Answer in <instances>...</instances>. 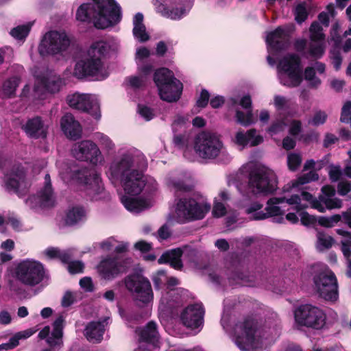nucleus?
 Returning <instances> with one entry per match:
<instances>
[{"instance_id":"1","label":"nucleus","mask_w":351,"mask_h":351,"mask_svg":"<svg viewBox=\"0 0 351 351\" xmlns=\"http://www.w3.org/2000/svg\"><path fill=\"white\" fill-rule=\"evenodd\" d=\"M148 167L145 154L134 147H123L109 163L106 176L115 186L121 185L123 191L119 192V199L130 212L138 213L151 206L149 199H143L138 195L143 191L150 193L157 190L156 180L145 175Z\"/></svg>"},{"instance_id":"2","label":"nucleus","mask_w":351,"mask_h":351,"mask_svg":"<svg viewBox=\"0 0 351 351\" xmlns=\"http://www.w3.org/2000/svg\"><path fill=\"white\" fill-rule=\"evenodd\" d=\"M335 195V189L330 185H326L322 188V194L318 199L306 191L295 194L285 190L280 196L273 197L268 199L265 207L266 212L261 211L256 213L254 219L262 220L269 217H276L275 221L277 223H283L285 221L283 215L285 211L293 210L298 212L307 206L302 200L309 202L315 209L321 213L325 212L327 209L340 208L343 205L342 201Z\"/></svg>"},{"instance_id":"3","label":"nucleus","mask_w":351,"mask_h":351,"mask_svg":"<svg viewBox=\"0 0 351 351\" xmlns=\"http://www.w3.org/2000/svg\"><path fill=\"white\" fill-rule=\"evenodd\" d=\"M119 47V42L114 38L93 43L86 53L76 62L73 75L77 79L105 80L110 74L106 58Z\"/></svg>"},{"instance_id":"4","label":"nucleus","mask_w":351,"mask_h":351,"mask_svg":"<svg viewBox=\"0 0 351 351\" xmlns=\"http://www.w3.org/2000/svg\"><path fill=\"white\" fill-rule=\"evenodd\" d=\"M280 335L278 320L269 330L258 328L252 319H245L237 323L232 331V339L237 346L242 351H262L270 346Z\"/></svg>"},{"instance_id":"5","label":"nucleus","mask_w":351,"mask_h":351,"mask_svg":"<svg viewBox=\"0 0 351 351\" xmlns=\"http://www.w3.org/2000/svg\"><path fill=\"white\" fill-rule=\"evenodd\" d=\"M76 19L91 23L97 29H106L120 21L121 7L114 0H93L77 8Z\"/></svg>"},{"instance_id":"6","label":"nucleus","mask_w":351,"mask_h":351,"mask_svg":"<svg viewBox=\"0 0 351 351\" xmlns=\"http://www.w3.org/2000/svg\"><path fill=\"white\" fill-rule=\"evenodd\" d=\"M278 187L276 173L271 169L253 164L248 173L246 197L250 195H267L273 193Z\"/></svg>"},{"instance_id":"7","label":"nucleus","mask_w":351,"mask_h":351,"mask_svg":"<svg viewBox=\"0 0 351 351\" xmlns=\"http://www.w3.org/2000/svg\"><path fill=\"white\" fill-rule=\"evenodd\" d=\"M194 150L203 159H214L218 157L219 162L228 163L232 158L219 137L209 132H202L196 135L194 139Z\"/></svg>"},{"instance_id":"8","label":"nucleus","mask_w":351,"mask_h":351,"mask_svg":"<svg viewBox=\"0 0 351 351\" xmlns=\"http://www.w3.org/2000/svg\"><path fill=\"white\" fill-rule=\"evenodd\" d=\"M311 269L316 273L313 276V282L315 289L319 297L326 301H337L339 292L335 274L328 266L323 264L313 265Z\"/></svg>"},{"instance_id":"9","label":"nucleus","mask_w":351,"mask_h":351,"mask_svg":"<svg viewBox=\"0 0 351 351\" xmlns=\"http://www.w3.org/2000/svg\"><path fill=\"white\" fill-rule=\"evenodd\" d=\"M62 179L68 182L70 180H76L82 184L84 190L93 200L102 198L104 186L100 175L95 170L71 169L69 173H60Z\"/></svg>"},{"instance_id":"10","label":"nucleus","mask_w":351,"mask_h":351,"mask_svg":"<svg viewBox=\"0 0 351 351\" xmlns=\"http://www.w3.org/2000/svg\"><path fill=\"white\" fill-rule=\"evenodd\" d=\"M161 99L167 102L177 101L181 96L183 85L173 77V73L166 68L158 69L154 75Z\"/></svg>"},{"instance_id":"11","label":"nucleus","mask_w":351,"mask_h":351,"mask_svg":"<svg viewBox=\"0 0 351 351\" xmlns=\"http://www.w3.org/2000/svg\"><path fill=\"white\" fill-rule=\"evenodd\" d=\"M210 209V205L206 202H197L191 197H181L176 199L175 216L180 223L203 219Z\"/></svg>"},{"instance_id":"12","label":"nucleus","mask_w":351,"mask_h":351,"mask_svg":"<svg viewBox=\"0 0 351 351\" xmlns=\"http://www.w3.org/2000/svg\"><path fill=\"white\" fill-rule=\"evenodd\" d=\"M125 284L126 288L134 293L137 301L147 304L146 308L140 315H131V319L138 320L148 317L150 315L149 304L154 298L150 282L145 278L133 276L125 278Z\"/></svg>"},{"instance_id":"13","label":"nucleus","mask_w":351,"mask_h":351,"mask_svg":"<svg viewBox=\"0 0 351 351\" xmlns=\"http://www.w3.org/2000/svg\"><path fill=\"white\" fill-rule=\"evenodd\" d=\"M71 45V39L64 30H51L44 34L38 45L41 56L62 55Z\"/></svg>"},{"instance_id":"14","label":"nucleus","mask_w":351,"mask_h":351,"mask_svg":"<svg viewBox=\"0 0 351 351\" xmlns=\"http://www.w3.org/2000/svg\"><path fill=\"white\" fill-rule=\"evenodd\" d=\"M45 269L42 263L34 259L27 258L17 263L14 269V276L22 284L34 287L44 278Z\"/></svg>"},{"instance_id":"15","label":"nucleus","mask_w":351,"mask_h":351,"mask_svg":"<svg viewBox=\"0 0 351 351\" xmlns=\"http://www.w3.org/2000/svg\"><path fill=\"white\" fill-rule=\"evenodd\" d=\"M300 64V59L295 53L283 57L277 66L278 77L280 84L289 87L298 86L302 80Z\"/></svg>"},{"instance_id":"16","label":"nucleus","mask_w":351,"mask_h":351,"mask_svg":"<svg viewBox=\"0 0 351 351\" xmlns=\"http://www.w3.org/2000/svg\"><path fill=\"white\" fill-rule=\"evenodd\" d=\"M36 82L34 88V97L45 99L46 93H56L64 84L62 79L47 69L35 68L33 71Z\"/></svg>"},{"instance_id":"17","label":"nucleus","mask_w":351,"mask_h":351,"mask_svg":"<svg viewBox=\"0 0 351 351\" xmlns=\"http://www.w3.org/2000/svg\"><path fill=\"white\" fill-rule=\"evenodd\" d=\"M294 319L297 326L319 330L325 326L326 316L319 307L306 304L295 310Z\"/></svg>"},{"instance_id":"18","label":"nucleus","mask_w":351,"mask_h":351,"mask_svg":"<svg viewBox=\"0 0 351 351\" xmlns=\"http://www.w3.org/2000/svg\"><path fill=\"white\" fill-rule=\"evenodd\" d=\"M153 4L157 13L173 21L184 18L191 8L189 0H154Z\"/></svg>"},{"instance_id":"19","label":"nucleus","mask_w":351,"mask_h":351,"mask_svg":"<svg viewBox=\"0 0 351 351\" xmlns=\"http://www.w3.org/2000/svg\"><path fill=\"white\" fill-rule=\"evenodd\" d=\"M179 283L178 280L174 277H168L166 281V290L162 292L158 310L165 314L171 313L173 309L182 304L184 290L180 288H174Z\"/></svg>"},{"instance_id":"20","label":"nucleus","mask_w":351,"mask_h":351,"mask_svg":"<svg viewBox=\"0 0 351 351\" xmlns=\"http://www.w3.org/2000/svg\"><path fill=\"white\" fill-rule=\"evenodd\" d=\"M266 43L268 52L267 60L269 65L274 66L281 51L285 49L289 44V32L279 27L267 34Z\"/></svg>"},{"instance_id":"21","label":"nucleus","mask_w":351,"mask_h":351,"mask_svg":"<svg viewBox=\"0 0 351 351\" xmlns=\"http://www.w3.org/2000/svg\"><path fill=\"white\" fill-rule=\"evenodd\" d=\"M66 102L71 108L88 112L96 120L101 117L99 99L95 95L75 93L66 97Z\"/></svg>"},{"instance_id":"22","label":"nucleus","mask_w":351,"mask_h":351,"mask_svg":"<svg viewBox=\"0 0 351 351\" xmlns=\"http://www.w3.org/2000/svg\"><path fill=\"white\" fill-rule=\"evenodd\" d=\"M3 180L5 189L19 196L25 195L30 186L25 167L19 164L12 167L5 174Z\"/></svg>"},{"instance_id":"23","label":"nucleus","mask_w":351,"mask_h":351,"mask_svg":"<svg viewBox=\"0 0 351 351\" xmlns=\"http://www.w3.org/2000/svg\"><path fill=\"white\" fill-rule=\"evenodd\" d=\"M25 204L31 209L39 212L45 208H50L56 204V197L51 187L49 174L45 176V185L36 195H31L26 199Z\"/></svg>"},{"instance_id":"24","label":"nucleus","mask_w":351,"mask_h":351,"mask_svg":"<svg viewBox=\"0 0 351 351\" xmlns=\"http://www.w3.org/2000/svg\"><path fill=\"white\" fill-rule=\"evenodd\" d=\"M71 154L77 160L87 161L93 165H97L104 159L98 145L90 140H83L75 143L72 147Z\"/></svg>"},{"instance_id":"25","label":"nucleus","mask_w":351,"mask_h":351,"mask_svg":"<svg viewBox=\"0 0 351 351\" xmlns=\"http://www.w3.org/2000/svg\"><path fill=\"white\" fill-rule=\"evenodd\" d=\"M228 103L232 108L240 105L245 110H236L235 118L237 122L243 126H249L255 123L256 119L252 110V100L250 95H245L241 99L239 97L230 98Z\"/></svg>"},{"instance_id":"26","label":"nucleus","mask_w":351,"mask_h":351,"mask_svg":"<svg viewBox=\"0 0 351 351\" xmlns=\"http://www.w3.org/2000/svg\"><path fill=\"white\" fill-rule=\"evenodd\" d=\"M204 310L202 304L196 303L189 305L181 313L180 319L182 324L191 329H199L203 326Z\"/></svg>"},{"instance_id":"27","label":"nucleus","mask_w":351,"mask_h":351,"mask_svg":"<svg viewBox=\"0 0 351 351\" xmlns=\"http://www.w3.org/2000/svg\"><path fill=\"white\" fill-rule=\"evenodd\" d=\"M64 317L60 315L53 323V330L49 326H45L39 332L40 339H46L51 347L62 346Z\"/></svg>"},{"instance_id":"28","label":"nucleus","mask_w":351,"mask_h":351,"mask_svg":"<svg viewBox=\"0 0 351 351\" xmlns=\"http://www.w3.org/2000/svg\"><path fill=\"white\" fill-rule=\"evenodd\" d=\"M98 272L102 278L112 280L126 270V266L117 257L107 256L98 265Z\"/></svg>"},{"instance_id":"29","label":"nucleus","mask_w":351,"mask_h":351,"mask_svg":"<svg viewBox=\"0 0 351 351\" xmlns=\"http://www.w3.org/2000/svg\"><path fill=\"white\" fill-rule=\"evenodd\" d=\"M322 30V27L317 21L312 23L310 27L309 31L311 43L309 45L308 53L315 58H320L325 51V36Z\"/></svg>"},{"instance_id":"30","label":"nucleus","mask_w":351,"mask_h":351,"mask_svg":"<svg viewBox=\"0 0 351 351\" xmlns=\"http://www.w3.org/2000/svg\"><path fill=\"white\" fill-rule=\"evenodd\" d=\"M165 184L175 194L187 192L192 189L191 177L185 172L175 171L168 174Z\"/></svg>"},{"instance_id":"31","label":"nucleus","mask_w":351,"mask_h":351,"mask_svg":"<svg viewBox=\"0 0 351 351\" xmlns=\"http://www.w3.org/2000/svg\"><path fill=\"white\" fill-rule=\"evenodd\" d=\"M253 163L243 165L236 173L229 175L227 180L228 186H234L242 196H245L247 191L246 180L248 179Z\"/></svg>"},{"instance_id":"32","label":"nucleus","mask_w":351,"mask_h":351,"mask_svg":"<svg viewBox=\"0 0 351 351\" xmlns=\"http://www.w3.org/2000/svg\"><path fill=\"white\" fill-rule=\"evenodd\" d=\"M108 318L106 317L101 321L91 322L84 330V335L92 343H99L103 339L106 326L108 324Z\"/></svg>"},{"instance_id":"33","label":"nucleus","mask_w":351,"mask_h":351,"mask_svg":"<svg viewBox=\"0 0 351 351\" xmlns=\"http://www.w3.org/2000/svg\"><path fill=\"white\" fill-rule=\"evenodd\" d=\"M23 129L27 135L32 138H45L47 136V126L39 117L27 120Z\"/></svg>"},{"instance_id":"34","label":"nucleus","mask_w":351,"mask_h":351,"mask_svg":"<svg viewBox=\"0 0 351 351\" xmlns=\"http://www.w3.org/2000/svg\"><path fill=\"white\" fill-rule=\"evenodd\" d=\"M62 130L69 138L76 139L81 136L82 127L71 114L64 115L60 121Z\"/></svg>"},{"instance_id":"35","label":"nucleus","mask_w":351,"mask_h":351,"mask_svg":"<svg viewBox=\"0 0 351 351\" xmlns=\"http://www.w3.org/2000/svg\"><path fill=\"white\" fill-rule=\"evenodd\" d=\"M263 141L262 136L256 134L254 129H251L244 132L239 131L235 135L234 142L237 145L241 146L242 148L245 146H256Z\"/></svg>"},{"instance_id":"36","label":"nucleus","mask_w":351,"mask_h":351,"mask_svg":"<svg viewBox=\"0 0 351 351\" xmlns=\"http://www.w3.org/2000/svg\"><path fill=\"white\" fill-rule=\"evenodd\" d=\"M182 256L185 258V252H183L180 248L173 249L162 254L158 262L160 264L167 263L176 269H180L182 267Z\"/></svg>"},{"instance_id":"37","label":"nucleus","mask_w":351,"mask_h":351,"mask_svg":"<svg viewBox=\"0 0 351 351\" xmlns=\"http://www.w3.org/2000/svg\"><path fill=\"white\" fill-rule=\"evenodd\" d=\"M87 212L80 206H71L66 212L64 221L69 226H74L86 221Z\"/></svg>"},{"instance_id":"38","label":"nucleus","mask_w":351,"mask_h":351,"mask_svg":"<svg viewBox=\"0 0 351 351\" xmlns=\"http://www.w3.org/2000/svg\"><path fill=\"white\" fill-rule=\"evenodd\" d=\"M149 55L150 51L146 47H141L136 50V62L138 70V72L145 75H149L154 68L153 64L148 60Z\"/></svg>"},{"instance_id":"39","label":"nucleus","mask_w":351,"mask_h":351,"mask_svg":"<svg viewBox=\"0 0 351 351\" xmlns=\"http://www.w3.org/2000/svg\"><path fill=\"white\" fill-rule=\"evenodd\" d=\"M144 16L141 12L136 13L133 17V35L140 43H144L149 39L146 27L143 23Z\"/></svg>"},{"instance_id":"40","label":"nucleus","mask_w":351,"mask_h":351,"mask_svg":"<svg viewBox=\"0 0 351 351\" xmlns=\"http://www.w3.org/2000/svg\"><path fill=\"white\" fill-rule=\"evenodd\" d=\"M342 216L345 222L351 228V207L346 212L343 213ZM337 232L345 237L341 241V250L344 256L348 258L351 254V233L341 229L337 230Z\"/></svg>"},{"instance_id":"41","label":"nucleus","mask_w":351,"mask_h":351,"mask_svg":"<svg viewBox=\"0 0 351 351\" xmlns=\"http://www.w3.org/2000/svg\"><path fill=\"white\" fill-rule=\"evenodd\" d=\"M19 84L20 78L18 77L3 79L0 75V97L8 98L14 95Z\"/></svg>"},{"instance_id":"42","label":"nucleus","mask_w":351,"mask_h":351,"mask_svg":"<svg viewBox=\"0 0 351 351\" xmlns=\"http://www.w3.org/2000/svg\"><path fill=\"white\" fill-rule=\"evenodd\" d=\"M136 333L139 335L141 341L153 344L158 341L159 335L156 324L154 322H149L144 328L137 330Z\"/></svg>"},{"instance_id":"43","label":"nucleus","mask_w":351,"mask_h":351,"mask_svg":"<svg viewBox=\"0 0 351 351\" xmlns=\"http://www.w3.org/2000/svg\"><path fill=\"white\" fill-rule=\"evenodd\" d=\"M34 22L18 25L10 30V35L16 40L23 42L28 36Z\"/></svg>"},{"instance_id":"44","label":"nucleus","mask_w":351,"mask_h":351,"mask_svg":"<svg viewBox=\"0 0 351 351\" xmlns=\"http://www.w3.org/2000/svg\"><path fill=\"white\" fill-rule=\"evenodd\" d=\"M43 254L47 259L59 258L64 263L69 262L71 259L70 251H60L56 247H48Z\"/></svg>"},{"instance_id":"45","label":"nucleus","mask_w":351,"mask_h":351,"mask_svg":"<svg viewBox=\"0 0 351 351\" xmlns=\"http://www.w3.org/2000/svg\"><path fill=\"white\" fill-rule=\"evenodd\" d=\"M252 276H250L247 274H244L240 271H234L232 276L229 278L230 283L232 285H240L242 286H253Z\"/></svg>"},{"instance_id":"46","label":"nucleus","mask_w":351,"mask_h":351,"mask_svg":"<svg viewBox=\"0 0 351 351\" xmlns=\"http://www.w3.org/2000/svg\"><path fill=\"white\" fill-rule=\"evenodd\" d=\"M252 196L250 195L249 197H247L246 195L242 196L243 199L241 202V206L245 208L247 214H253V219H255V214L261 212L260 210L263 208V204L258 201L250 202Z\"/></svg>"},{"instance_id":"47","label":"nucleus","mask_w":351,"mask_h":351,"mask_svg":"<svg viewBox=\"0 0 351 351\" xmlns=\"http://www.w3.org/2000/svg\"><path fill=\"white\" fill-rule=\"evenodd\" d=\"M95 140L102 149L108 152H112L115 149V144L112 139L103 133H97L95 134Z\"/></svg>"},{"instance_id":"48","label":"nucleus","mask_w":351,"mask_h":351,"mask_svg":"<svg viewBox=\"0 0 351 351\" xmlns=\"http://www.w3.org/2000/svg\"><path fill=\"white\" fill-rule=\"evenodd\" d=\"M317 249L319 251H324L330 248L333 243V239L323 232H319L317 235Z\"/></svg>"},{"instance_id":"49","label":"nucleus","mask_w":351,"mask_h":351,"mask_svg":"<svg viewBox=\"0 0 351 351\" xmlns=\"http://www.w3.org/2000/svg\"><path fill=\"white\" fill-rule=\"evenodd\" d=\"M302 202L306 204L307 205L306 208L309 206H311L313 208H314L311 204L309 203V202H307L306 200H302ZM306 208H303L300 211L297 212V214H298L299 217H300V220L304 226H311L313 225L317 221V218H315L314 216L309 215L308 213L304 211V210Z\"/></svg>"},{"instance_id":"50","label":"nucleus","mask_w":351,"mask_h":351,"mask_svg":"<svg viewBox=\"0 0 351 351\" xmlns=\"http://www.w3.org/2000/svg\"><path fill=\"white\" fill-rule=\"evenodd\" d=\"M319 176L314 170L310 171L308 173H305L300 176L295 183L293 184V188H296L300 184H304L312 181L318 180Z\"/></svg>"},{"instance_id":"51","label":"nucleus","mask_w":351,"mask_h":351,"mask_svg":"<svg viewBox=\"0 0 351 351\" xmlns=\"http://www.w3.org/2000/svg\"><path fill=\"white\" fill-rule=\"evenodd\" d=\"M304 78L312 86L317 87L321 84V80L316 77L315 69L312 66H308L305 69Z\"/></svg>"},{"instance_id":"52","label":"nucleus","mask_w":351,"mask_h":351,"mask_svg":"<svg viewBox=\"0 0 351 351\" xmlns=\"http://www.w3.org/2000/svg\"><path fill=\"white\" fill-rule=\"evenodd\" d=\"M302 157L300 154L289 153L287 155V165L291 171H295L300 166Z\"/></svg>"},{"instance_id":"53","label":"nucleus","mask_w":351,"mask_h":351,"mask_svg":"<svg viewBox=\"0 0 351 351\" xmlns=\"http://www.w3.org/2000/svg\"><path fill=\"white\" fill-rule=\"evenodd\" d=\"M341 219L339 215H334L331 217H320L317 221L319 225L326 227L331 228L337 224Z\"/></svg>"},{"instance_id":"54","label":"nucleus","mask_w":351,"mask_h":351,"mask_svg":"<svg viewBox=\"0 0 351 351\" xmlns=\"http://www.w3.org/2000/svg\"><path fill=\"white\" fill-rule=\"evenodd\" d=\"M152 280L156 289H160L162 285H165L166 281H167V275L163 270H159L153 275Z\"/></svg>"},{"instance_id":"55","label":"nucleus","mask_w":351,"mask_h":351,"mask_svg":"<svg viewBox=\"0 0 351 351\" xmlns=\"http://www.w3.org/2000/svg\"><path fill=\"white\" fill-rule=\"evenodd\" d=\"M189 123V120L188 118L184 116L177 115L172 123V130L174 132H176L179 130L184 129L186 125Z\"/></svg>"},{"instance_id":"56","label":"nucleus","mask_w":351,"mask_h":351,"mask_svg":"<svg viewBox=\"0 0 351 351\" xmlns=\"http://www.w3.org/2000/svg\"><path fill=\"white\" fill-rule=\"evenodd\" d=\"M286 123L283 120H278L272 123L267 132L271 136H274L284 131Z\"/></svg>"},{"instance_id":"57","label":"nucleus","mask_w":351,"mask_h":351,"mask_svg":"<svg viewBox=\"0 0 351 351\" xmlns=\"http://www.w3.org/2000/svg\"><path fill=\"white\" fill-rule=\"evenodd\" d=\"M340 120L343 123H351V101H347L341 110Z\"/></svg>"},{"instance_id":"58","label":"nucleus","mask_w":351,"mask_h":351,"mask_svg":"<svg viewBox=\"0 0 351 351\" xmlns=\"http://www.w3.org/2000/svg\"><path fill=\"white\" fill-rule=\"evenodd\" d=\"M138 112L147 121L152 120L155 116L154 110L145 105L138 106Z\"/></svg>"},{"instance_id":"59","label":"nucleus","mask_w":351,"mask_h":351,"mask_svg":"<svg viewBox=\"0 0 351 351\" xmlns=\"http://www.w3.org/2000/svg\"><path fill=\"white\" fill-rule=\"evenodd\" d=\"M141 76H132L128 78V82L130 86L132 88H139L141 87L147 78L148 75H145L139 72Z\"/></svg>"},{"instance_id":"60","label":"nucleus","mask_w":351,"mask_h":351,"mask_svg":"<svg viewBox=\"0 0 351 351\" xmlns=\"http://www.w3.org/2000/svg\"><path fill=\"white\" fill-rule=\"evenodd\" d=\"M307 16L308 13L304 5L299 4L296 6L295 10V18L298 23H302L304 22L307 18Z\"/></svg>"},{"instance_id":"61","label":"nucleus","mask_w":351,"mask_h":351,"mask_svg":"<svg viewBox=\"0 0 351 351\" xmlns=\"http://www.w3.org/2000/svg\"><path fill=\"white\" fill-rule=\"evenodd\" d=\"M226 213V207L223 202L215 199V204L213 209V214L215 217H221Z\"/></svg>"},{"instance_id":"62","label":"nucleus","mask_w":351,"mask_h":351,"mask_svg":"<svg viewBox=\"0 0 351 351\" xmlns=\"http://www.w3.org/2000/svg\"><path fill=\"white\" fill-rule=\"evenodd\" d=\"M117 241L113 237L108 238L107 239L100 242L99 243L100 248L104 252L114 251V246L117 244Z\"/></svg>"},{"instance_id":"63","label":"nucleus","mask_w":351,"mask_h":351,"mask_svg":"<svg viewBox=\"0 0 351 351\" xmlns=\"http://www.w3.org/2000/svg\"><path fill=\"white\" fill-rule=\"evenodd\" d=\"M328 174L332 182L338 181L342 175L341 167L338 165H330L329 167Z\"/></svg>"},{"instance_id":"64","label":"nucleus","mask_w":351,"mask_h":351,"mask_svg":"<svg viewBox=\"0 0 351 351\" xmlns=\"http://www.w3.org/2000/svg\"><path fill=\"white\" fill-rule=\"evenodd\" d=\"M351 191V182L347 180H341L337 186V192L341 196L346 195Z\"/></svg>"}]
</instances>
